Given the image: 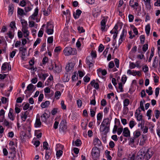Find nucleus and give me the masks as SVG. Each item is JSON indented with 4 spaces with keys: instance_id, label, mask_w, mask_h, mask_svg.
<instances>
[{
    "instance_id": "obj_13",
    "label": "nucleus",
    "mask_w": 160,
    "mask_h": 160,
    "mask_svg": "<svg viewBox=\"0 0 160 160\" xmlns=\"http://www.w3.org/2000/svg\"><path fill=\"white\" fill-rule=\"evenodd\" d=\"M26 51V49L25 48L22 47L19 48V51L22 52V58L23 60L25 58Z\"/></svg>"
},
{
    "instance_id": "obj_16",
    "label": "nucleus",
    "mask_w": 160,
    "mask_h": 160,
    "mask_svg": "<svg viewBox=\"0 0 160 160\" xmlns=\"http://www.w3.org/2000/svg\"><path fill=\"white\" fill-rule=\"evenodd\" d=\"M90 84L92 86H93L94 88L96 89H98L99 88V87L98 83V82H95V80H94L90 82Z\"/></svg>"
},
{
    "instance_id": "obj_34",
    "label": "nucleus",
    "mask_w": 160,
    "mask_h": 160,
    "mask_svg": "<svg viewBox=\"0 0 160 160\" xmlns=\"http://www.w3.org/2000/svg\"><path fill=\"white\" fill-rule=\"evenodd\" d=\"M78 79V73L75 72L74 74L72 76V81H76Z\"/></svg>"
},
{
    "instance_id": "obj_37",
    "label": "nucleus",
    "mask_w": 160,
    "mask_h": 160,
    "mask_svg": "<svg viewBox=\"0 0 160 160\" xmlns=\"http://www.w3.org/2000/svg\"><path fill=\"white\" fill-rule=\"evenodd\" d=\"M130 101L128 99H125L123 101V106L124 107H127L129 104Z\"/></svg>"
},
{
    "instance_id": "obj_14",
    "label": "nucleus",
    "mask_w": 160,
    "mask_h": 160,
    "mask_svg": "<svg viewBox=\"0 0 160 160\" xmlns=\"http://www.w3.org/2000/svg\"><path fill=\"white\" fill-rule=\"evenodd\" d=\"M74 64L72 62L69 63L66 67V70L67 72H69L74 67Z\"/></svg>"
},
{
    "instance_id": "obj_21",
    "label": "nucleus",
    "mask_w": 160,
    "mask_h": 160,
    "mask_svg": "<svg viewBox=\"0 0 160 160\" xmlns=\"http://www.w3.org/2000/svg\"><path fill=\"white\" fill-rule=\"evenodd\" d=\"M97 72L98 76L99 75V73L100 72L101 73L102 75L103 76L105 75L107 73V72L106 70L105 69L102 70L101 68H99L97 70Z\"/></svg>"
},
{
    "instance_id": "obj_64",
    "label": "nucleus",
    "mask_w": 160,
    "mask_h": 160,
    "mask_svg": "<svg viewBox=\"0 0 160 160\" xmlns=\"http://www.w3.org/2000/svg\"><path fill=\"white\" fill-rule=\"evenodd\" d=\"M140 42L142 43L143 44L144 42V40L145 38L144 36L143 35H141L140 36Z\"/></svg>"
},
{
    "instance_id": "obj_46",
    "label": "nucleus",
    "mask_w": 160,
    "mask_h": 160,
    "mask_svg": "<svg viewBox=\"0 0 160 160\" xmlns=\"http://www.w3.org/2000/svg\"><path fill=\"white\" fill-rule=\"evenodd\" d=\"M48 144L47 142H43V147L44 149L46 150H48Z\"/></svg>"
},
{
    "instance_id": "obj_50",
    "label": "nucleus",
    "mask_w": 160,
    "mask_h": 160,
    "mask_svg": "<svg viewBox=\"0 0 160 160\" xmlns=\"http://www.w3.org/2000/svg\"><path fill=\"white\" fill-rule=\"evenodd\" d=\"M104 49V47L103 45L102 44H101L99 45L98 47V51L99 52H102Z\"/></svg>"
},
{
    "instance_id": "obj_7",
    "label": "nucleus",
    "mask_w": 160,
    "mask_h": 160,
    "mask_svg": "<svg viewBox=\"0 0 160 160\" xmlns=\"http://www.w3.org/2000/svg\"><path fill=\"white\" fill-rule=\"evenodd\" d=\"M86 63L87 64H88V68L90 69L91 67L94 66V61H93L92 58H91L90 56L87 57L86 58Z\"/></svg>"
},
{
    "instance_id": "obj_36",
    "label": "nucleus",
    "mask_w": 160,
    "mask_h": 160,
    "mask_svg": "<svg viewBox=\"0 0 160 160\" xmlns=\"http://www.w3.org/2000/svg\"><path fill=\"white\" fill-rule=\"evenodd\" d=\"M8 63L7 62H4L2 65L1 67V69L2 71H5L7 69V65H8Z\"/></svg>"
},
{
    "instance_id": "obj_24",
    "label": "nucleus",
    "mask_w": 160,
    "mask_h": 160,
    "mask_svg": "<svg viewBox=\"0 0 160 160\" xmlns=\"http://www.w3.org/2000/svg\"><path fill=\"white\" fill-rule=\"evenodd\" d=\"M14 7L12 4L9 5L8 7V13L12 15L13 12Z\"/></svg>"
},
{
    "instance_id": "obj_39",
    "label": "nucleus",
    "mask_w": 160,
    "mask_h": 160,
    "mask_svg": "<svg viewBox=\"0 0 160 160\" xmlns=\"http://www.w3.org/2000/svg\"><path fill=\"white\" fill-rule=\"evenodd\" d=\"M152 89V88L151 87H149L148 88V90H146V92L147 93H148L149 95H151L152 94L153 91Z\"/></svg>"
},
{
    "instance_id": "obj_59",
    "label": "nucleus",
    "mask_w": 160,
    "mask_h": 160,
    "mask_svg": "<svg viewBox=\"0 0 160 160\" xmlns=\"http://www.w3.org/2000/svg\"><path fill=\"white\" fill-rule=\"evenodd\" d=\"M91 55L92 56V57H91V58H96L97 56L96 52L95 51H92L91 52Z\"/></svg>"
},
{
    "instance_id": "obj_8",
    "label": "nucleus",
    "mask_w": 160,
    "mask_h": 160,
    "mask_svg": "<svg viewBox=\"0 0 160 160\" xmlns=\"http://www.w3.org/2000/svg\"><path fill=\"white\" fill-rule=\"evenodd\" d=\"M66 121L64 120H62L59 125V130L63 132L67 129V127L65 124Z\"/></svg>"
},
{
    "instance_id": "obj_47",
    "label": "nucleus",
    "mask_w": 160,
    "mask_h": 160,
    "mask_svg": "<svg viewBox=\"0 0 160 160\" xmlns=\"http://www.w3.org/2000/svg\"><path fill=\"white\" fill-rule=\"evenodd\" d=\"M102 113L99 112L97 115V119L98 121H101L102 118Z\"/></svg>"
},
{
    "instance_id": "obj_5",
    "label": "nucleus",
    "mask_w": 160,
    "mask_h": 160,
    "mask_svg": "<svg viewBox=\"0 0 160 160\" xmlns=\"http://www.w3.org/2000/svg\"><path fill=\"white\" fill-rule=\"evenodd\" d=\"M144 148H146L144 154L145 159L146 160H148L152 156L153 154V152L150 150V148H148L146 147H144Z\"/></svg>"
},
{
    "instance_id": "obj_60",
    "label": "nucleus",
    "mask_w": 160,
    "mask_h": 160,
    "mask_svg": "<svg viewBox=\"0 0 160 160\" xmlns=\"http://www.w3.org/2000/svg\"><path fill=\"white\" fill-rule=\"evenodd\" d=\"M134 16L131 14H129L128 15L129 21V22H132L134 19Z\"/></svg>"
},
{
    "instance_id": "obj_25",
    "label": "nucleus",
    "mask_w": 160,
    "mask_h": 160,
    "mask_svg": "<svg viewBox=\"0 0 160 160\" xmlns=\"http://www.w3.org/2000/svg\"><path fill=\"white\" fill-rule=\"evenodd\" d=\"M123 153V149L121 147H119L118 148V155L119 157H121Z\"/></svg>"
},
{
    "instance_id": "obj_40",
    "label": "nucleus",
    "mask_w": 160,
    "mask_h": 160,
    "mask_svg": "<svg viewBox=\"0 0 160 160\" xmlns=\"http://www.w3.org/2000/svg\"><path fill=\"white\" fill-rule=\"evenodd\" d=\"M136 124V123L133 120H131L129 122V126L130 128L132 129Z\"/></svg>"
},
{
    "instance_id": "obj_45",
    "label": "nucleus",
    "mask_w": 160,
    "mask_h": 160,
    "mask_svg": "<svg viewBox=\"0 0 160 160\" xmlns=\"http://www.w3.org/2000/svg\"><path fill=\"white\" fill-rule=\"evenodd\" d=\"M82 143L81 141V140L79 139H77L75 142V144L76 146L77 147L80 146Z\"/></svg>"
},
{
    "instance_id": "obj_38",
    "label": "nucleus",
    "mask_w": 160,
    "mask_h": 160,
    "mask_svg": "<svg viewBox=\"0 0 160 160\" xmlns=\"http://www.w3.org/2000/svg\"><path fill=\"white\" fill-rule=\"evenodd\" d=\"M21 22L22 25V27H27L28 23L24 19L21 20Z\"/></svg>"
},
{
    "instance_id": "obj_42",
    "label": "nucleus",
    "mask_w": 160,
    "mask_h": 160,
    "mask_svg": "<svg viewBox=\"0 0 160 160\" xmlns=\"http://www.w3.org/2000/svg\"><path fill=\"white\" fill-rule=\"evenodd\" d=\"M9 149L11 150V153H12L15 155L16 153V148L14 146L10 147Z\"/></svg>"
},
{
    "instance_id": "obj_18",
    "label": "nucleus",
    "mask_w": 160,
    "mask_h": 160,
    "mask_svg": "<svg viewBox=\"0 0 160 160\" xmlns=\"http://www.w3.org/2000/svg\"><path fill=\"white\" fill-rule=\"evenodd\" d=\"M82 12V11L80 10L79 9H77L76 10V13H75V12H74L73 13V16L74 18L76 19L78 18Z\"/></svg>"
},
{
    "instance_id": "obj_63",
    "label": "nucleus",
    "mask_w": 160,
    "mask_h": 160,
    "mask_svg": "<svg viewBox=\"0 0 160 160\" xmlns=\"http://www.w3.org/2000/svg\"><path fill=\"white\" fill-rule=\"evenodd\" d=\"M53 41V37L51 36L49 37L48 38L47 42L48 43H52Z\"/></svg>"
},
{
    "instance_id": "obj_49",
    "label": "nucleus",
    "mask_w": 160,
    "mask_h": 160,
    "mask_svg": "<svg viewBox=\"0 0 160 160\" xmlns=\"http://www.w3.org/2000/svg\"><path fill=\"white\" fill-rule=\"evenodd\" d=\"M53 29L50 28L47 29L46 32L48 35H51L53 34Z\"/></svg>"
},
{
    "instance_id": "obj_43",
    "label": "nucleus",
    "mask_w": 160,
    "mask_h": 160,
    "mask_svg": "<svg viewBox=\"0 0 160 160\" xmlns=\"http://www.w3.org/2000/svg\"><path fill=\"white\" fill-rule=\"evenodd\" d=\"M148 42H147L146 43V44L144 45L142 47V51L145 52L146 51L148 50Z\"/></svg>"
},
{
    "instance_id": "obj_3",
    "label": "nucleus",
    "mask_w": 160,
    "mask_h": 160,
    "mask_svg": "<svg viewBox=\"0 0 160 160\" xmlns=\"http://www.w3.org/2000/svg\"><path fill=\"white\" fill-rule=\"evenodd\" d=\"M100 150L99 148L97 147H95L92 148L91 154L92 158L95 160L98 159L100 156Z\"/></svg>"
},
{
    "instance_id": "obj_55",
    "label": "nucleus",
    "mask_w": 160,
    "mask_h": 160,
    "mask_svg": "<svg viewBox=\"0 0 160 160\" xmlns=\"http://www.w3.org/2000/svg\"><path fill=\"white\" fill-rule=\"evenodd\" d=\"M160 88L159 87L157 88L155 90V95L156 98H157L159 94Z\"/></svg>"
},
{
    "instance_id": "obj_23",
    "label": "nucleus",
    "mask_w": 160,
    "mask_h": 160,
    "mask_svg": "<svg viewBox=\"0 0 160 160\" xmlns=\"http://www.w3.org/2000/svg\"><path fill=\"white\" fill-rule=\"evenodd\" d=\"M150 26L149 24H148L145 26V30L146 32V33L147 35H148L150 33Z\"/></svg>"
},
{
    "instance_id": "obj_62",
    "label": "nucleus",
    "mask_w": 160,
    "mask_h": 160,
    "mask_svg": "<svg viewBox=\"0 0 160 160\" xmlns=\"http://www.w3.org/2000/svg\"><path fill=\"white\" fill-rule=\"evenodd\" d=\"M26 4V2L24 0H22V1H21L19 4V5L22 7L25 6Z\"/></svg>"
},
{
    "instance_id": "obj_29",
    "label": "nucleus",
    "mask_w": 160,
    "mask_h": 160,
    "mask_svg": "<svg viewBox=\"0 0 160 160\" xmlns=\"http://www.w3.org/2000/svg\"><path fill=\"white\" fill-rule=\"evenodd\" d=\"M127 33V30L125 29H123L122 33L120 35V38L121 39H125V38L126 36Z\"/></svg>"
},
{
    "instance_id": "obj_30",
    "label": "nucleus",
    "mask_w": 160,
    "mask_h": 160,
    "mask_svg": "<svg viewBox=\"0 0 160 160\" xmlns=\"http://www.w3.org/2000/svg\"><path fill=\"white\" fill-rule=\"evenodd\" d=\"M41 117L42 121H46L47 119L48 118V114L46 112H44Z\"/></svg>"
},
{
    "instance_id": "obj_10",
    "label": "nucleus",
    "mask_w": 160,
    "mask_h": 160,
    "mask_svg": "<svg viewBox=\"0 0 160 160\" xmlns=\"http://www.w3.org/2000/svg\"><path fill=\"white\" fill-rule=\"evenodd\" d=\"M122 134L123 136L126 137H128L130 136V132L128 128L126 127L124 128Z\"/></svg>"
},
{
    "instance_id": "obj_44",
    "label": "nucleus",
    "mask_w": 160,
    "mask_h": 160,
    "mask_svg": "<svg viewBox=\"0 0 160 160\" xmlns=\"http://www.w3.org/2000/svg\"><path fill=\"white\" fill-rule=\"evenodd\" d=\"M61 95V93L60 91H57L55 93L54 97L56 98L57 99L59 98V97Z\"/></svg>"
},
{
    "instance_id": "obj_41",
    "label": "nucleus",
    "mask_w": 160,
    "mask_h": 160,
    "mask_svg": "<svg viewBox=\"0 0 160 160\" xmlns=\"http://www.w3.org/2000/svg\"><path fill=\"white\" fill-rule=\"evenodd\" d=\"M63 152L62 150H58L56 152V155L58 158H59L62 155Z\"/></svg>"
},
{
    "instance_id": "obj_26",
    "label": "nucleus",
    "mask_w": 160,
    "mask_h": 160,
    "mask_svg": "<svg viewBox=\"0 0 160 160\" xmlns=\"http://www.w3.org/2000/svg\"><path fill=\"white\" fill-rule=\"evenodd\" d=\"M17 13L18 14L20 15V16H22V15H26V13L24 12V10L23 9L18 8L17 11Z\"/></svg>"
},
{
    "instance_id": "obj_6",
    "label": "nucleus",
    "mask_w": 160,
    "mask_h": 160,
    "mask_svg": "<svg viewBox=\"0 0 160 160\" xmlns=\"http://www.w3.org/2000/svg\"><path fill=\"white\" fill-rule=\"evenodd\" d=\"M110 129L109 126H105L103 127L101 126L100 125V131L101 132H102V134L105 135L109 132Z\"/></svg>"
},
{
    "instance_id": "obj_33",
    "label": "nucleus",
    "mask_w": 160,
    "mask_h": 160,
    "mask_svg": "<svg viewBox=\"0 0 160 160\" xmlns=\"http://www.w3.org/2000/svg\"><path fill=\"white\" fill-rule=\"evenodd\" d=\"M145 2V4L147 8L149 9L151 8L150 0H146Z\"/></svg>"
},
{
    "instance_id": "obj_4",
    "label": "nucleus",
    "mask_w": 160,
    "mask_h": 160,
    "mask_svg": "<svg viewBox=\"0 0 160 160\" xmlns=\"http://www.w3.org/2000/svg\"><path fill=\"white\" fill-rule=\"evenodd\" d=\"M146 149V148H143L139 150L137 154L136 160H143L145 159L144 154Z\"/></svg>"
},
{
    "instance_id": "obj_58",
    "label": "nucleus",
    "mask_w": 160,
    "mask_h": 160,
    "mask_svg": "<svg viewBox=\"0 0 160 160\" xmlns=\"http://www.w3.org/2000/svg\"><path fill=\"white\" fill-rule=\"evenodd\" d=\"M48 58L46 57H44L42 60V64L43 65H45L48 62Z\"/></svg>"
},
{
    "instance_id": "obj_9",
    "label": "nucleus",
    "mask_w": 160,
    "mask_h": 160,
    "mask_svg": "<svg viewBox=\"0 0 160 160\" xmlns=\"http://www.w3.org/2000/svg\"><path fill=\"white\" fill-rule=\"evenodd\" d=\"M111 123V120L108 118H104L103 119L101 125V126H109L110 127Z\"/></svg>"
},
{
    "instance_id": "obj_57",
    "label": "nucleus",
    "mask_w": 160,
    "mask_h": 160,
    "mask_svg": "<svg viewBox=\"0 0 160 160\" xmlns=\"http://www.w3.org/2000/svg\"><path fill=\"white\" fill-rule=\"evenodd\" d=\"M7 34L8 35L9 38L11 39H12L14 37V34L12 33L11 31H9L7 33Z\"/></svg>"
},
{
    "instance_id": "obj_15",
    "label": "nucleus",
    "mask_w": 160,
    "mask_h": 160,
    "mask_svg": "<svg viewBox=\"0 0 160 160\" xmlns=\"http://www.w3.org/2000/svg\"><path fill=\"white\" fill-rule=\"evenodd\" d=\"M29 112L28 111H26L21 113V119L24 122L25 121L27 118V116Z\"/></svg>"
},
{
    "instance_id": "obj_28",
    "label": "nucleus",
    "mask_w": 160,
    "mask_h": 160,
    "mask_svg": "<svg viewBox=\"0 0 160 160\" xmlns=\"http://www.w3.org/2000/svg\"><path fill=\"white\" fill-rule=\"evenodd\" d=\"M4 124L5 126L8 127V128H11L12 123H10L8 121H7L6 119H4Z\"/></svg>"
},
{
    "instance_id": "obj_27",
    "label": "nucleus",
    "mask_w": 160,
    "mask_h": 160,
    "mask_svg": "<svg viewBox=\"0 0 160 160\" xmlns=\"http://www.w3.org/2000/svg\"><path fill=\"white\" fill-rule=\"evenodd\" d=\"M141 135V132L138 129L133 133L134 138H137Z\"/></svg>"
},
{
    "instance_id": "obj_61",
    "label": "nucleus",
    "mask_w": 160,
    "mask_h": 160,
    "mask_svg": "<svg viewBox=\"0 0 160 160\" xmlns=\"http://www.w3.org/2000/svg\"><path fill=\"white\" fill-rule=\"evenodd\" d=\"M142 69L144 72H146L148 71V68L147 65H145L144 67H143Z\"/></svg>"
},
{
    "instance_id": "obj_19",
    "label": "nucleus",
    "mask_w": 160,
    "mask_h": 160,
    "mask_svg": "<svg viewBox=\"0 0 160 160\" xmlns=\"http://www.w3.org/2000/svg\"><path fill=\"white\" fill-rule=\"evenodd\" d=\"M46 151L45 152V158L46 160H48L50 157L52 152L50 148L48 150Z\"/></svg>"
},
{
    "instance_id": "obj_17",
    "label": "nucleus",
    "mask_w": 160,
    "mask_h": 160,
    "mask_svg": "<svg viewBox=\"0 0 160 160\" xmlns=\"http://www.w3.org/2000/svg\"><path fill=\"white\" fill-rule=\"evenodd\" d=\"M93 143L94 145L97 146L98 147L101 146L102 145L101 141L98 138H95L94 139Z\"/></svg>"
},
{
    "instance_id": "obj_56",
    "label": "nucleus",
    "mask_w": 160,
    "mask_h": 160,
    "mask_svg": "<svg viewBox=\"0 0 160 160\" xmlns=\"http://www.w3.org/2000/svg\"><path fill=\"white\" fill-rule=\"evenodd\" d=\"M78 30L80 33H81L82 32H85V31L83 29L82 27H81L79 26L78 27Z\"/></svg>"
},
{
    "instance_id": "obj_12",
    "label": "nucleus",
    "mask_w": 160,
    "mask_h": 160,
    "mask_svg": "<svg viewBox=\"0 0 160 160\" xmlns=\"http://www.w3.org/2000/svg\"><path fill=\"white\" fill-rule=\"evenodd\" d=\"M134 0H130L129 2V5L132 8L137 9V8H135V7H137L139 6V4L138 2H135L133 4Z\"/></svg>"
},
{
    "instance_id": "obj_48",
    "label": "nucleus",
    "mask_w": 160,
    "mask_h": 160,
    "mask_svg": "<svg viewBox=\"0 0 160 160\" xmlns=\"http://www.w3.org/2000/svg\"><path fill=\"white\" fill-rule=\"evenodd\" d=\"M155 116L157 119H158L160 116V112L158 110H156L154 111Z\"/></svg>"
},
{
    "instance_id": "obj_35",
    "label": "nucleus",
    "mask_w": 160,
    "mask_h": 160,
    "mask_svg": "<svg viewBox=\"0 0 160 160\" xmlns=\"http://www.w3.org/2000/svg\"><path fill=\"white\" fill-rule=\"evenodd\" d=\"M15 24L16 23L14 21L12 22L10 24V26L12 29V31L13 32H14V28H16V27L15 26Z\"/></svg>"
},
{
    "instance_id": "obj_22",
    "label": "nucleus",
    "mask_w": 160,
    "mask_h": 160,
    "mask_svg": "<svg viewBox=\"0 0 160 160\" xmlns=\"http://www.w3.org/2000/svg\"><path fill=\"white\" fill-rule=\"evenodd\" d=\"M34 86L32 84H29L27 87V89L25 91V93L26 94L28 91L32 90Z\"/></svg>"
},
{
    "instance_id": "obj_32",
    "label": "nucleus",
    "mask_w": 160,
    "mask_h": 160,
    "mask_svg": "<svg viewBox=\"0 0 160 160\" xmlns=\"http://www.w3.org/2000/svg\"><path fill=\"white\" fill-rule=\"evenodd\" d=\"M43 14L45 16H48L50 12V9L49 8H48L47 10L44 9L43 11Z\"/></svg>"
},
{
    "instance_id": "obj_1",
    "label": "nucleus",
    "mask_w": 160,
    "mask_h": 160,
    "mask_svg": "<svg viewBox=\"0 0 160 160\" xmlns=\"http://www.w3.org/2000/svg\"><path fill=\"white\" fill-rule=\"evenodd\" d=\"M77 50L75 48H72L70 47H66L63 51V53L65 56H69L70 55H74L77 53Z\"/></svg>"
},
{
    "instance_id": "obj_52",
    "label": "nucleus",
    "mask_w": 160,
    "mask_h": 160,
    "mask_svg": "<svg viewBox=\"0 0 160 160\" xmlns=\"http://www.w3.org/2000/svg\"><path fill=\"white\" fill-rule=\"evenodd\" d=\"M38 7L36 8L34 11V13L32 14V16L35 17L37 16L38 13Z\"/></svg>"
},
{
    "instance_id": "obj_20",
    "label": "nucleus",
    "mask_w": 160,
    "mask_h": 160,
    "mask_svg": "<svg viewBox=\"0 0 160 160\" xmlns=\"http://www.w3.org/2000/svg\"><path fill=\"white\" fill-rule=\"evenodd\" d=\"M50 104V102L49 101H46L44 102H42L41 105V107L43 108L48 107Z\"/></svg>"
},
{
    "instance_id": "obj_31",
    "label": "nucleus",
    "mask_w": 160,
    "mask_h": 160,
    "mask_svg": "<svg viewBox=\"0 0 160 160\" xmlns=\"http://www.w3.org/2000/svg\"><path fill=\"white\" fill-rule=\"evenodd\" d=\"M36 127H39L41 125V122L40 121L39 118H37L36 120L35 123Z\"/></svg>"
},
{
    "instance_id": "obj_53",
    "label": "nucleus",
    "mask_w": 160,
    "mask_h": 160,
    "mask_svg": "<svg viewBox=\"0 0 160 160\" xmlns=\"http://www.w3.org/2000/svg\"><path fill=\"white\" fill-rule=\"evenodd\" d=\"M61 108L63 110H65L66 109V106L64 104V101L62 100L61 102Z\"/></svg>"
},
{
    "instance_id": "obj_2",
    "label": "nucleus",
    "mask_w": 160,
    "mask_h": 160,
    "mask_svg": "<svg viewBox=\"0 0 160 160\" xmlns=\"http://www.w3.org/2000/svg\"><path fill=\"white\" fill-rule=\"evenodd\" d=\"M62 68L61 65H57L55 62H52L50 67L49 69L53 70L55 73H59L62 70Z\"/></svg>"
},
{
    "instance_id": "obj_51",
    "label": "nucleus",
    "mask_w": 160,
    "mask_h": 160,
    "mask_svg": "<svg viewBox=\"0 0 160 160\" xmlns=\"http://www.w3.org/2000/svg\"><path fill=\"white\" fill-rule=\"evenodd\" d=\"M53 26L51 23L48 22L46 27V29L50 28L53 29Z\"/></svg>"
},
{
    "instance_id": "obj_11",
    "label": "nucleus",
    "mask_w": 160,
    "mask_h": 160,
    "mask_svg": "<svg viewBox=\"0 0 160 160\" xmlns=\"http://www.w3.org/2000/svg\"><path fill=\"white\" fill-rule=\"evenodd\" d=\"M141 111L140 110H138V109H137L135 113V116L136 117L137 120L138 121H142V115H140Z\"/></svg>"
},
{
    "instance_id": "obj_54",
    "label": "nucleus",
    "mask_w": 160,
    "mask_h": 160,
    "mask_svg": "<svg viewBox=\"0 0 160 160\" xmlns=\"http://www.w3.org/2000/svg\"><path fill=\"white\" fill-rule=\"evenodd\" d=\"M41 42V39H40L39 38H38L35 41V42H34L33 44V47H36L37 45L40 43Z\"/></svg>"
}]
</instances>
